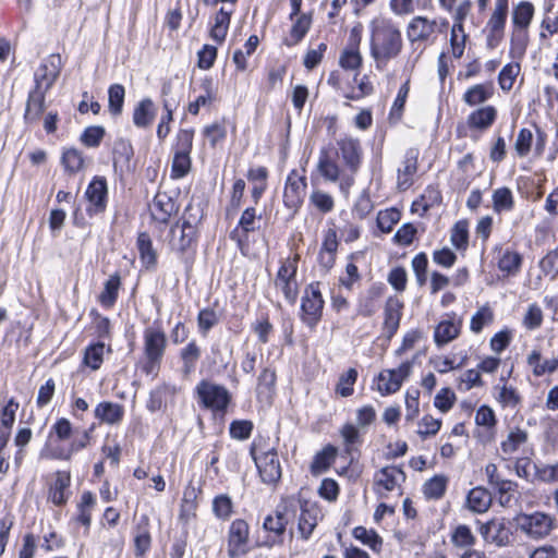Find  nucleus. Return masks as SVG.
Instances as JSON below:
<instances>
[{"label": "nucleus", "mask_w": 558, "mask_h": 558, "mask_svg": "<svg viewBox=\"0 0 558 558\" xmlns=\"http://www.w3.org/2000/svg\"><path fill=\"white\" fill-rule=\"evenodd\" d=\"M529 44V33L526 28H513L510 38V56L513 59H520L524 56Z\"/></svg>", "instance_id": "42"}, {"label": "nucleus", "mask_w": 558, "mask_h": 558, "mask_svg": "<svg viewBox=\"0 0 558 558\" xmlns=\"http://www.w3.org/2000/svg\"><path fill=\"white\" fill-rule=\"evenodd\" d=\"M461 329V322L458 324L452 320H442L435 328L434 340L438 347H442L450 341L454 340Z\"/></svg>", "instance_id": "28"}, {"label": "nucleus", "mask_w": 558, "mask_h": 558, "mask_svg": "<svg viewBox=\"0 0 558 558\" xmlns=\"http://www.w3.org/2000/svg\"><path fill=\"white\" fill-rule=\"evenodd\" d=\"M254 424L250 420H234L230 423L229 434L236 440H246L251 437Z\"/></svg>", "instance_id": "56"}, {"label": "nucleus", "mask_w": 558, "mask_h": 558, "mask_svg": "<svg viewBox=\"0 0 558 558\" xmlns=\"http://www.w3.org/2000/svg\"><path fill=\"white\" fill-rule=\"evenodd\" d=\"M179 211V205L166 192H158L153 201L151 218L154 221L167 226L173 215Z\"/></svg>", "instance_id": "15"}, {"label": "nucleus", "mask_w": 558, "mask_h": 558, "mask_svg": "<svg viewBox=\"0 0 558 558\" xmlns=\"http://www.w3.org/2000/svg\"><path fill=\"white\" fill-rule=\"evenodd\" d=\"M312 24V17L307 14H301L292 25L290 31L291 41H286V45L293 46L299 44L307 34Z\"/></svg>", "instance_id": "51"}, {"label": "nucleus", "mask_w": 558, "mask_h": 558, "mask_svg": "<svg viewBox=\"0 0 558 558\" xmlns=\"http://www.w3.org/2000/svg\"><path fill=\"white\" fill-rule=\"evenodd\" d=\"M85 197L89 204L86 208L88 216L105 213L108 202V185L106 178L99 175L94 177L85 191Z\"/></svg>", "instance_id": "12"}, {"label": "nucleus", "mask_w": 558, "mask_h": 558, "mask_svg": "<svg viewBox=\"0 0 558 558\" xmlns=\"http://www.w3.org/2000/svg\"><path fill=\"white\" fill-rule=\"evenodd\" d=\"M203 218L204 210L201 204H193L191 202L187 204L177 222L180 223V226H184L185 228L194 229L199 232V226Z\"/></svg>", "instance_id": "34"}, {"label": "nucleus", "mask_w": 558, "mask_h": 558, "mask_svg": "<svg viewBox=\"0 0 558 558\" xmlns=\"http://www.w3.org/2000/svg\"><path fill=\"white\" fill-rule=\"evenodd\" d=\"M257 219L256 209L254 207H247L241 215V218L239 220L238 227L230 233V238L232 240L238 241V243H241V239L239 238V228L241 229L242 233L245 238H247V234L251 232H254L257 227L255 226Z\"/></svg>", "instance_id": "38"}, {"label": "nucleus", "mask_w": 558, "mask_h": 558, "mask_svg": "<svg viewBox=\"0 0 558 558\" xmlns=\"http://www.w3.org/2000/svg\"><path fill=\"white\" fill-rule=\"evenodd\" d=\"M276 373L274 369L269 368V367H265L258 378H257V393L258 396H262V395H267L270 396L274 387H275V384H276Z\"/></svg>", "instance_id": "61"}, {"label": "nucleus", "mask_w": 558, "mask_h": 558, "mask_svg": "<svg viewBox=\"0 0 558 558\" xmlns=\"http://www.w3.org/2000/svg\"><path fill=\"white\" fill-rule=\"evenodd\" d=\"M156 118V107L150 98L142 99L133 111V123L140 129L149 128Z\"/></svg>", "instance_id": "23"}, {"label": "nucleus", "mask_w": 558, "mask_h": 558, "mask_svg": "<svg viewBox=\"0 0 558 558\" xmlns=\"http://www.w3.org/2000/svg\"><path fill=\"white\" fill-rule=\"evenodd\" d=\"M527 439V433L521 428H515L511 430L506 440L501 442V450L511 454L518 450V448L524 444Z\"/></svg>", "instance_id": "59"}, {"label": "nucleus", "mask_w": 558, "mask_h": 558, "mask_svg": "<svg viewBox=\"0 0 558 558\" xmlns=\"http://www.w3.org/2000/svg\"><path fill=\"white\" fill-rule=\"evenodd\" d=\"M437 26V20H428L425 16H415L408 25V38L411 43L427 41L436 32Z\"/></svg>", "instance_id": "17"}, {"label": "nucleus", "mask_w": 558, "mask_h": 558, "mask_svg": "<svg viewBox=\"0 0 558 558\" xmlns=\"http://www.w3.org/2000/svg\"><path fill=\"white\" fill-rule=\"evenodd\" d=\"M252 330L257 335L258 341L263 344L268 343L269 336L274 331V326L269 322L267 314H263L259 319L252 324Z\"/></svg>", "instance_id": "63"}, {"label": "nucleus", "mask_w": 558, "mask_h": 558, "mask_svg": "<svg viewBox=\"0 0 558 558\" xmlns=\"http://www.w3.org/2000/svg\"><path fill=\"white\" fill-rule=\"evenodd\" d=\"M95 417L100 422L117 425L120 424L124 417V408L122 404L111 401H102L95 408Z\"/></svg>", "instance_id": "21"}, {"label": "nucleus", "mask_w": 558, "mask_h": 558, "mask_svg": "<svg viewBox=\"0 0 558 558\" xmlns=\"http://www.w3.org/2000/svg\"><path fill=\"white\" fill-rule=\"evenodd\" d=\"M519 72L520 65L518 63L506 64L498 75L500 88L506 92L510 90Z\"/></svg>", "instance_id": "60"}, {"label": "nucleus", "mask_w": 558, "mask_h": 558, "mask_svg": "<svg viewBox=\"0 0 558 558\" xmlns=\"http://www.w3.org/2000/svg\"><path fill=\"white\" fill-rule=\"evenodd\" d=\"M106 134V131L100 125L88 126L81 134V142L87 147H98Z\"/></svg>", "instance_id": "62"}, {"label": "nucleus", "mask_w": 558, "mask_h": 558, "mask_svg": "<svg viewBox=\"0 0 558 558\" xmlns=\"http://www.w3.org/2000/svg\"><path fill=\"white\" fill-rule=\"evenodd\" d=\"M198 231L175 222L169 231V246L180 260L184 264L185 270L190 271L195 259Z\"/></svg>", "instance_id": "5"}, {"label": "nucleus", "mask_w": 558, "mask_h": 558, "mask_svg": "<svg viewBox=\"0 0 558 558\" xmlns=\"http://www.w3.org/2000/svg\"><path fill=\"white\" fill-rule=\"evenodd\" d=\"M134 156V149L129 140L118 138L113 143L112 162L116 172L123 174L133 170L131 160Z\"/></svg>", "instance_id": "16"}, {"label": "nucleus", "mask_w": 558, "mask_h": 558, "mask_svg": "<svg viewBox=\"0 0 558 558\" xmlns=\"http://www.w3.org/2000/svg\"><path fill=\"white\" fill-rule=\"evenodd\" d=\"M319 286L318 281L310 283L302 296L301 319L311 329L317 326L323 315L325 302Z\"/></svg>", "instance_id": "7"}, {"label": "nucleus", "mask_w": 558, "mask_h": 558, "mask_svg": "<svg viewBox=\"0 0 558 558\" xmlns=\"http://www.w3.org/2000/svg\"><path fill=\"white\" fill-rule=\"evenodd\" d=\"M541 271L550 279L558 277V246L549 251L538 263Z\"/></svg>", "instance_id": "57"}, {"label": "nucleus", "mask_w": 558, "mask_h": 558, "mask_svg": "<svg viewBox=\"0 0 558 558\" xmlns=\"http://www.w3.org/2000/svg\"><path fill=\"white\" fill-rule=\"evenodd\" d=\"M383 294V288L373 286L367 290L365 296L361 298L357 305V314L363 317H371L377 311V300Z\"/></svg>", "instance_id": "33"}, {"label": "nucleus", "mask_w": 558, "mask_h": 558, "mask_svg": "<svg viewBox=\"0 0 558 558\" xmlns=\"http://www.w3.org/2000/svg\"><path fill=\"white\" fill-rule=\"evenodd\" d=\"M250 526L243 519H235L228 531V556L239 558L250 551Z\"/></svg>", "instance_id": "11"}, {"label": "nucleus", "mask_w": 558, "mask_h": 558, "mask_svg": "<svg viewBox=\"0 0 558 558\" xmlns=\"http://www.w3.org/2000/svg\"><path fill=\"white\" fill-rule=\"evenodd\" d=\"M466 38L468 35L464 32L463 24H453L450 35V45L452 49V56L456 59H460L463 56Z\"/></svg>", "instance_id": "52"}, {"label": "nucleus", "mask_w": 558, "mask_h": 558, "mask_svg": "<svg viewBox=\"0 0 558 558\" xmlns=\"http://www.w3.org/2000/svg\"><path fill=\"white\" fill-rule=\"evenodd\" d=\"M493 93L492 84H476L465 90L462 99L468 106L475 107L487 101Z\"/></svg>", "instance_id": "29"}, {"label": "nucleus", "mask_w": 558, "mask_h": 558, "mask_svg": "<svg viewBox=\"0 0 558 558\" xmlns=\"http://www.w3.org/2000/svg\"><path fill=\"white\" fill-rule=\"evenodd\" d=\"M493 208L496 213L510 211L514 208V198L509 187L496 189L493 193Z\"/></svg>", "instance_id": "44"}, {"label": "nucleus", "mask_w": 558, "mask_h": 558, "mask_svg": "<svg viewBox=\"0 0 558 558\" xmlns=\"http://www.w3.org/2000/svg\"><path fill=\"white\" fill-rule=\"evenodd\" d=\"M310 201L323 214L330 213L335 207L332 196L319 190H316L311 194Z\"/></svg>", "instance_id": "64"}, {"label": "nucleus", "mask_w": 558, "mask_h": 558, "mask_svg": "<svg viewBox=\"0 0 558 558\" xmlns=\"http://www.w3.org/2000/svg\"><path fill=\"white\" fill-rule=\"evenodd\" d=\"M466 504L471 511L484 513L492 505V496L487 489L483 487H474L466 496Z\"/></svg>", "instance_id": "27"}, {"label": "nucleus", "mask_w": 558, "mask_h": 558, "mask_svg": "<svg viewBox=\"0 0 558 558\" xmlns=\"http://www.w3.org/2000/svg\"><path fill=\"white\" fill-rule=\"evenodd\" d=\"M515 521L523 533L535 539L546 537L554 527V518L544 512L521 513L515 517Z\"/></svg>", "instance_id": "8"}, {"label": "nucleus", "mask_w": 558, "mask_h": 558, "mask_svg": "<svg viewBox=\"0 0 558 558\" xmlns=\"http://www.w3.org/2000/svg\"><path fill=\"white\" fill-rule=\"evenodd\" d=\"M418 150L409 148L405 151L403 168L398 170V187L407 190L412 185V177L417 171Z\"/></svg>", "instance_id": "20"}, {"label": "nucleus", "mask_w": 558, "mask_h": 558, "mask_svg": "<svg viewBox=\"0 0 558 558\" xmlns=\"http://www.w3.org/2000/svg\"><path fill=\"white\" fill-rule=\"evenodd\" d=\"M174 388L170 385L162 384L153 389L149 393L146 408L149 412L154 413L160 411L166 403V398L169 393H173Z\"/></svg>", "instance_id": "43"}, {"label": "nucleus", "mask_w": 558, "mask_h": 558, "mask_svg": "<svg viewBox=\"0 0 558 558\" xmlns=\"http://www.w3.org/2000/svg\"><path fill=\"white\" fill-rule=\"evenodd\" d=\"M401 213L396 208L381 210L377 215V227L384 233L392 231L395 225L399 222Z\"/></svg>", "instance_id": "54"}, {"label": "nucleus", "mask_w": 558, "mask_h": 558, "mask_svg": "<svg viewBox=\"0 0 558 558\" xmlns=\"http://www.w3.org/2000/svg\"><path fill=\"white\" fill-rule=\"evenodd\" d=\"M522 262L520 253L507 248L498 260V268L508 276H515L521 269Z\"/></svg>", "instance_id": "37"}, {"label": "nucleus", "mask_w": 558, "mask_h": 558, "mask_svg": "<svg viewBox=\"0 0 558 558\" xmlns=\"http://www.w3.org/2000/svg\"><path fill=\"white\" fill-rule=\"evenodd\" d=\"M534 5L530 1L519 2L512 10V23L515 28H529L533 16Z\"/></svg>", "instance_id": "36"}, {"label": "nucleus", "mask_w": 558, "mask_h": 558, "mask_svg": "<svg viewBox=\"0 0 558 558\" xmlns=\"http://www.w3.org/2000/svg\"><path fill=\"white\" fill-rule=\"evenodd\" d=\"M195 392L198 403L214 412L225 413L232 400L231 393L225 386L205 379L197 384Z\"/></svg>", "instance_id": "6"}, {"label": "nucleus", "mask_w": 558, "mask_h": 558, "mask_svg": "<svg viewBox=\"0 0 558 558\" xmlns=\"http://www.w3.org/2000/svg\"><path fill=\"white\" fill-rule=\"evenodd\" d=\"M338 450L332 445H327L317 452L311 463V472L315 475L327 471L336 459Z\"/></svg>", "instance_id": "31"}, {"label": "nucleus", "mask_w": 558, "mask_h": 558, "mask_svg": "<svg viewBox=\"0 0 558 558\" xmlns=\"http://www.w3.org/2000/svg\"><path fill=\"white\" fill-rule=\"evenodd\" d=\"M542 354L538 350H533L527 356V364L533 367V374L537 377L546 373L553 374L558 369V359L553 357L541 362Z\"/></svg>", "instance_id": "30"}, {"label": "nucleus", "mask_w": 558, "mask_h": 558, "mask_svg": "<svg viewBox=\"0 0 558 558\" xmlns=\"http://www.w3.org/2000/svg\"><path fill=\"white\" fill-rule=\"evenodd\" d=\"M295 517V507L293 504H280L275 511L268 514L263 523L264 530L267 532L265 539L257 544V547L271 548L281 546L284 542L287 525Z\"/></svg>", "instance_id": "4"}, {"label": "nucleus", "mask_w": 558, "mask_h": 558, "mask_svg": "<svg viewBox=\"0 0 558 558\" xmlns=\"http://www.w3.org/2000/svg\"><path fill=\"white\" fill-rule=\"evenodd\" d=\"M401 388V384L397 380V371H384L378 375L377 389L383 395H391Z\"/></svg>", "instance_id": "49"}, {"label": "nucleus", "mask_w": 558, "mask_h": 558, "mask_svg": "<svg viewBox=\"0 0 558 558\" xmlns=\"http://www.w3.org/2000/svg\"><path fill=\"white\" fill-rule=\"evenodd\" d=\"M405 481V473L400 466H385L375 474V483L386 490H393L400 482Z\"/></svg>", "instance_id": "22"}, {"label": "nucleus", "mask_w": 558, "mask_h": 558, "mask_svg": "<svg viewBox=\"0 0 558 558\" xmlns=\"http://www.w3.org/2000/svg\"><path fill=\"white\" fill-rule=\"evenodd\" d=\"M104 352H105V343L98 341L96 343L89 344L84 352L83 363L92 368L93 371H97L104 361Z\"/></svg>", "instance_id": "45"}, {"label": "nucleus", "mask_w": 558, "mask_h": 558, "mask_svg": "<svg viewBox=\"0 0 558 558\" xmlns=\"http://www.w3.org/2000/svg\"><path fill=\"white\" fill-rule=\"evenodd\" d=\"M70 473L58 472L56 481L50 488L49 498L57 506H62L66 502L65 490L70 486Z\"/></svg>", "instance_id": "39"}, {"label": "nucleus", "mask_w": 558, "mask_h": 558, "mask_svg": "<svg viewBox=\"0 0 558 558\" xmlns=\"http://www.w3.org/2000/svg\"><path fill=\"white\" fill-rule=\"evenodd\" d=\"M218 323L219 317L215 310L206 307L199 311L197 315V326L203 336H206Z\"/></svg>", "instance_id": "58"}, {"label": "nucleus", "mask_w": 558, "mask_h": 558, "mask_svg": "<svg viewBox=\"0 0 558 558\" xmlns=\"http://www.w3.org/2000/svg\"><path fill=\"white\" fill-rule=\"evenodd\" d=\"M451 543L457 548L472 550L471 548L476 543V537L471 529L465 524H459L451 533Z\"/></svg>", "instance_id": "41"}, {"label": "nucleus", "mask_w": 558, "mask_h": 558, "mask_svg": "<svg viewBox=\"0 0 558 558\" xmlns=\"http://www.w3.org/2000/svg\"><path fill=\"white\" fill-rule=\"evenodd\" d=\"M48 63H43L38 66L34 74V87L32 89L48 93L58 78L61 70L60 54H51L48 58Z\"/></svg>", "instance_id": "14"}, {"label": "nucleus", "mask_w": 558, "mask_h": 558, "mask_svg": "<svg viewBox=\"0 0 558 558\" xmlns=\"http://www.w3.org/2000/svg\"><path fill=\"white\" fill-rule=\"evenodd\" d=\"M121 287V277L118 272L111 275L104 283V290L99 294V302L105 307H112L117 302L119 289Z\"/></svg>", "instance_id": "32"}, {"label": "nucleus", "mask_w": 558, "mask_h": 558, "mask_svg": "<svg viewBox=\"0 0 558 558\" xmlns=\"http://www.w3.org/2000/svg\"><path fill=\"white\" fill-rule=\"evenodd\" d=\"M353 536L373 550L379 551L383 545L381 537L373 530L368 531L364 526H356L352 532Z\"/></svg>", "instance_id": "53"}, {"label": "nucleus", "mask_w": 558, "mask_h": 558, "mask_svg": "<svg viewBox=\"0 0 558 558\" xmlns=\"http://www.w3.org/2000/svg\"><path fill=\"white\" fill-rule=\"evenodd\" d=\"M402 307L403 303L396 298L386 301L384 330L388 339H391L399 328Z\"/></svg>", "instance_id": "18"}, {"label": "nucleus", "mask_w": 558, "mask_h": 558, "mask_svg": "<svg viewBox=\"0 0 558 558\" xmlns=\"http://www.w3.org/2000/svg\"><path fill=\"white\" fill-rule=\"evenodd\" d=\"M251 456L256 464L263 483L271 485L280 481L282 472L276 449H269L262 456L255 454V448H251Z\"/></svg>", "instance_id": "10"}, {"label": "nucleus", "mask_w": 558, "mask_h": 558, "mask_svg": "<svg viewBox=\"0 0 558 558\" xmlns=\"http://www.w3.org/2000/svg\"><path fill=\"white\" fill-rule=\"evenodd\" d=\"M61 162L70 174H75L84 167V158L82 151L76 148H68L63 151Z\"/></svg>", "instance_id": "48"}, {"label": "nucleus", "mask_w": 558, "mask_h": 558, "mask_svg": "<svg viewBox=\"0 0 558 558\" xmlns=\"http://www.w3.org/2000/svg\"><path fill=\"white\" fill-rule=\"evenodd\" d=\"M125 89L121 84H112L108 89V109L112 116L122 113Z\"/></svg>", "instance_id": "47"}, {"label": "nucleus", "mask_w": 558, "mask_h": 558, "mask_svg": "<svg viewBox=\"0 0 558 558\" xmlns=\"http://www.w3.org/2000/svg\"><path fill=\"white\" fill-rule=\"evenodd\" d=\"M136 246L144 267L146 269H154L157 265V253L153 246L150 235L147 232L138 233Z\"/></svg>", "instance_id": "25"}, {"label": "nucleus", "mask_w": 558, "mask_h": 558, "mask_svg": "<svg viewBox=\"0 0 558 558\" xmlns=\"http://www.w3.org/2000/svg\"><path fill=\"white\" fill-rule=\"evenodd\" d=\"M317 525V511L315 509L301 508L299 518V531L304 539H308Z\"/></svg>", "instance_id": "50"}, {"label": "nucleus", "mask_w": 558, "mask_h": 558, "mask_svg": "<svg viewBox=\"0 0 558 558\" xmlns=\"http://www.w3.org/2000/svg\"><path fill=\"white\" fill-rule=\"evenodd\" d=\"M496 118V108L494 106H485L471 112L466 122L470 129L487 130L493 125Z\"/></svg>", "instance_id": "24"}, {"label": "nucleus", "mask_w": 558, "mask_h": 558, "mask_svg": "<svg viewBox=\"0 0 558 558\" xmlns=\"http://www.w3.org/2000/svg\"><path fill=\"white\" fill-rule=\"evenodd\" d=\"M336 156L342 160L349 172L356 174L363 158V148L360 141L345 136L337 140L336 148L329 146L320 148L317 170L326 181L337 182L340 180L341 169L336 161Z\"/></svg>", "instance_id": "1"}, {"label": "nucleus", "mask_w": 558, "mask_h": 558, "mask_svg": "<svg viewBox=\"0 0 558 558\" xmlns=\"http://www.w3.org/2000/svg\"><path fill=\"white\" fill-rule=\"evenodd\" d=\"M478 532L486 543L498 547L509 546L513 539L511 522L505 518H494L482 523Z\"/></svg>", "instance_id": "9"}, {"label": "nucleus", "mask_w": 558, "mask_h": 558, "mask_svg": "<svg viewBox=\"0 0 558 558\" xmlns=\"http://www.w3.org/2000/svg\"><path fill=\"white\" fill-rule=\"evenodd\" d=\"M166 347L167 337L163 330L154 327L144 330V356L138 365L147 376H158Z\"/></svg>", "instance_id": "3"}, {"label": "nucleus", "mask_w": 558, "mask_h": 558, "mask_svg": "<svg viewBox=\"0 0 558 558\" xmlns=\"http://www.w3.org/2000/svg\"><path fill=\"white\" fill-rule=\"evenodd\" d=\"M306 187V178L304 175L299 177L296 170H292L286 181L283 204L292 210L293 215L298 213L303 204Z\"/></svg>", "instance_id": "13"}, {"label": "nucleus", "mask_w": 558, "mask_h": 558, "mask_svg": "<svg viewBox=\"0 0 558 558\" xmlns=\"http://www.w3.org/2000/svg\"><path fill=\"white\" fill-rule=\"evenodd\" d=\"M233 10L220 8L215 15V23L209 31V36L218 44H222L227 37Z\"/></svg>", "instance_id": "26"}, {"label": "nucleus", "mask_w": 558, "mask_h": 558, "mask_svg": "<svg viewBox=\"0 0 558 558\" xmlns=\"http://www.w3.org/2000/svg\"><path fill=\"white\" fill-rule=\"evenodd\" d=\"M191 153L175 151L172 160L171 177L180 179L185 177L191 169Z\"/></svg>", "instance_id": "55"}, {"label": "nucleus", "mask_w": 558, "mask_h": 558, "mask_svg": "<svg viewBox=\"0 0 558 558\" xmlns=\"http://www.w3.org/2000/svg\"><path fill=\"white\" fill-rule=\"evenodd\" d=\"M402 47L401 32L391 20L381 19L372 23L371 56L378 70L397 58Z\"/></svg>", "instance_id": "2"}, {"label": "nucleus", "mask_w": 558, "mask_h": 558, "mask_svg": "<svg viewBox=\"0 0 558 558\" xmlns=\"http://www.w3.org/2000/svg\"><path fill=\"white\" fill-rule=\"evenodd\" d=\"M151 537L148 531V518L143 517L137 525V533L134 537L135 556L143 557L150 548Z\"/></svg>", "instance_id": "40"}, {"label": "nucleus", "mask_w": 558, "mask_h": 558, "mask_svg": "<svg viewBox=\"0 0 558 558\" xmlns=\"http://www.w3.org/2000/svg\"><path fill=\"white\" fill-rule=\"evenodd\" d=\"M201 357V348L195 340L189 342L181 351L182 373L187 376L195 371L196 363Z\"/></svg>", "instance_id": "35"}, {"label": "nucleus", "mask_w": 558, "mask_h": 558, "mask_svg": "<svg viewBox=\"0 0 558 558\" xmlns=\"http://www.w3.org/2000/svg\"><path fill=\"white\" fill-rule=\"evenodd\" d=\"M448 478L445 475H435L428 480L424 486L423 492L427 499H440L447 488Z\"/></svg>", "instance_id": "46"}, {"label": "nucleus", "mask_w": 558, "mask_h": 558, "mask_svg": "<svg viewBox=\"0 0 558 558\" xmlns=\"http://www.w3.org/2000/svg\"><path fill=\"white\" fill-rule=\"evenodd\" d=\"M46 94L47 93L41 90H29L24 112V121L26 124H35L39 121L45 110Z\"/></svg>", "instance_id": "19"}]
</instances>
